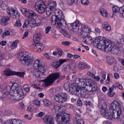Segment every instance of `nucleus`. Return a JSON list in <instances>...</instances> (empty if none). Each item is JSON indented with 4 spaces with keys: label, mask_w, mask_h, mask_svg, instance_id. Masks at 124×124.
<instances>
[{
    "label": "nucleus",
    "mask_w": 124,
    "mask_h": 124,
    "mask_svg": "<svg viewBox=\"0 0 124 124\" xmlns=\"http://www.w3.org/2000/svg\"><path fill=\"white\" fill-rule=\"evenodd\" d=\"M69 65L70 66V69H71L73 70H75L76 67V64L75 63H71Z\"/></svg>",
    "instance_id": "obj_55"
},
{
    "label": "nucleus",
    "mask_w": 124,
    "mask_h": 124,
    "mask_svg": "<svg viewBox=\"0 0 124 124\" xmlns=\"http://www.w3.org/2000/svg\"><path fill=\"white\" fill-rule=\"evenodd\" d=\"M15 14H13L12 16H13V17H12L13 18H15L16 19L19 18V16L20 14L18 13V12L16 10H15Z\"/></svg>",
    "instance_id": "obj_44"
},
{
    "label": "nucleus",
    "mask_w": 124,
    "mask_h": 124,
    "mask_svg": "<svg viewBox=\"0 0 124 124\" xmlns=\"http://www.w3.org/2000/svg\"><path fill=\"white\" fill-rule=\"evenodd\" d=\"M92 90L93 91H95L96 90L97 88V86L96 84L95 83V82H94V84L93 85H92Z\"/></svg>",
    "instance_id": "obj_47"
},
{
    "label": "nucleus",
    "mask_w": 124,
    "mask_h": 124,
    "mask_svg": "<svg viewBox=\"0 0 124 124\" xmlns=\"http://www.w3.org/2000/svg\"><path fill=\"white\" fill-rule=\"evenodd\" d=\"M56 51L57 54H58V57H60L61 56L62 53V50L60 49V48H58L56 49Z\"/></svg>",
    "instance_id": "obj_49"
},
{
    "label": "nucleus",
    "mask_w": 124,
    "mask_h": 124,
    "mask_svg": "<svg viewBox=\"0 0 124 124\" xmlns=\"http://www.w3.org/2000/svg\"><path fill=\"white\" fill-rule=\"evenodd\" d=\"M36 10L39 13H43L46 9V3L42 0L41 2L36 3L34 6Z\"/></svg>",
    "instance_id": "obj_9"
},
{
    "label": "nucleus",
    "mask_w": 124,
    "mask_h": 124,
    "mask_svg": "<svg viewBox=\"0 0 124 124\" xmlns=\"http://www.w3.org/2000/svg\"><path fill=\"white\" fill-rule=\"evenodd\" d=\"M75 119V120L76 121L80 120L82 119V118L81 117L80 115L78 114H76Z\"/></svg>",
    "instance_id": "obj_50"
},
{
    "label": "nucleus",
    "mask_w": 124,
    "mask_h": 124,
    "mask_svg": "<svg viewBox=\"0 0 124 124\" xmlns=\"http://www.w3.org/2000/svg\"><path fill=\"white\" fill-rule=\"evenodd\" d=\"M79 21L78 20L75 21L74 23L71 24L72 31L74 32L77 31L79 29Z\"/></svg>",
    "instance_id": "obj_18"
},
{
    "label": "nucleus",
    "mask_w": 124,
    "mask_h": 124,
    "mask_svg": "<svg viewBox=\"0 0 124 124\" xmlns=\"http://www.w3.org/2000/svg\"><path fill=\"white\" fill-rule=\"evenodd\" d=\"M81 3L85 6H87L89 4V2L88 0H81Z\"/></svg>",
    "instance_id": "obj_54"
},
{
    "label": "nucleus",
    "mask_w": 124,
    "mask_h": 124,
    "mask_svg": "<svg viewBox=\"0 0 124 124\" xmlns=\"http://www.w3.org/2000/svg\"><path fill=\"white\" fill-rule=\"evenodd\" d=\"M13 92V94H10L9 95L11 97V99L12 100H18L21 99L23 98L21 97V96L18 95V94L16 93H14Z\"/></svg>",
    "instance_id": "obj_21"
},
{
    "label": "nucleus",
    "mask_w": 124,
    "mask_h": 124,
    "mask_svg": "<svg viewBox=\"0 0 124 124\" xmlns=\"http://www.w3.org/2000/svg\"><path fill=\"white\" fill-rule=\"evenodd\" d=\"M78 68L81 70L85 69L88 68L87 65L84 62H81L79 63Z\"/></svg>",
    "instance_id": "obj_26"
},
{
    "label": "nucleus",
    "mask_w": 124,
    "mask_h": 124,
    "mask_svg": "<svg viewBox=\"0 0 124 124\" xmlns=\"http://www.w3.org/2000/svg\"><path fill=\"white\" fill-rule=\"evenodd\" d=\"M87 89H85L84 88H79L78 90L77 96L78 97H85L87 93Z\"/></svg>",
    "instance_id": "obj_16"
},
{
    "label": "nucleus",
    "mask_w": 124,
    "mask_h": 124,
    "mask_svg": "<svg viewBox=\"0 0 124 124\" xmlns=\"http://www.w3.org/2000/svg\"><path fill=\"white\" fill-rule=\"evenodd\" d=\"M53 105V104H52ZM53 107L55 111H57L59 110V109H61V106H60L59 105L54 104L53 105Z\"/></svg>",
    "instance_id": "obj_45"
},
{
    "label": "nucleus",
    "mask_w": 124,
    "mask_h": 124,
    "mask_svg": "<svg viewBox=\"0 0 124 124\" xmlns=\"http://www.w3.org/2000/svg\"><path fill=\"white\" fill-rule=\"evenodd\" d=\"M115 93L113 91H109L108 93V95L110 97H112L114 95Z\"/></svg>",
    "instance_id": "obj_60"
},
{
    "label": "nucleus",
    "mask_w": 124,
    "mask_h": 124,
    "mask_svg": "<svg viewBox=\"0 0 124 124\" xmlns=\"http://www.w3.org/2000/svg\"><path fill=\"white\" fill-rule=\"evenodd\" d=\"M106 108H101L100 109V112L101 114L104 117H106V116H105L107 114V113L106 111Z\"/></svg>",
    "instance_id": "obj_33"
},
{
    "label": "nucleus",
    "mask_w": 124,
    "mask_h": 124,
    "mask_svg": "<svg viewBox=\"0 0 124 124\" xmlns=\"http://www.w3.org/2000/svg\"><path fill=\"white\" fill-rule=\"evenodd\" d=\"M120 13L121 15L124 17V6L120 8Z\"/></svg>",
    "instance_id": "obj_48"
},
{
    "label": "nucleus",
    "mask_w": 124,
    "mask_h": 124,
    "mask_svg": "<svg viewBox=\"0 0 124 124\" xmlns=\"http://www.w3.org/2000/svg\"><path fill=\"white\" fill-rule=\"evenodd\" d=\"M102 26L106 30L109 31L111 30V28L108 23L107 22L103 23Z\"/></svg>",
    "instance_id": "obj_25"
},
{
    "label": "nucleus",
    "mask_w": 124,
    "mask_h": 124,
    "mask_svg": "<svg viewBox=\"0 0 124 124\" xmlns=\"http://www.w3.org/2000/svg\"><path fill=\"white\" fill-rule=\"evenodd\" d=\"M107 59L111 61H114V59L112 57H111L109 56H107L106 57Z\"/></svg>",
    "instance_id": "obj_63"
},
{
    "label": "nucleus",
    "mask_w": 124,
    "mask_h": 124,
    "mask_svg": "<svg viewBox=\"0 0 124 124\" xmlns=\"http://www.w3.org/2000/svg\"><path fill=\"white\" fill-rule=\"evenodd\" d=\"M67 61L68 60L66 59H59L53 62V67L54 68L57 69L64 62H67Z\"/></svg>",
    "instance_id": "obj_14"
},
{
    "label": "nucleus",
    "mask_w": 124,
    "mask_h": 124,
    "mask_svg": "<svg viewBox=\"0 0 124 124\" xmlns=\"http://www.w3.org/2000/svg\"><path fill=\"white\" fill-rule=\"evenodd\" d=\"M5 124H22V123L21 120L14 119L7 121Z\"/></svg>",
    "instance_id": "obj_19"
},
{
    "label": "nucleus",
    "mask_w": 124,
    "mask_h": 124,
    "mask_svg": "<svg viewBox=\"0 0 124 124\" xmlns=\"http://www.w3.org/2000/svg\"><path fill=\"white\" fill-rule=\"evenodd\" d=\"M7 12L9 15L11 16L15 14V10L12 8H9L7 9Z\"/></svg>",
    "instance_id": "obj_29"
},
{
    "label": "nucleus",
    "mask_w": 124,
    "mask_h": 124,
    "mask_svg": "<svg viewBox=\"0 0 124 124\" xmlns=\"http://www.w3.org/2000/svg\"><path fill=\"white\" fill-rule=\"evenodd\" d=\"M10 91V92L11 93L13 92L16 93L20 95L21 96V97H24V94L23 93V90L21 87L16 83L14 84L11 87L9 86Z\"/></svg>",
    "instance_id": "obj_8"
},
{
    "label": "nucleus",
    "mask_w": 124,
    "mask_h": 124,
    "mask_svg": "<svg viewBox=\"0 0 124 124\" xmlns=\"http://www.w3.org/2000/svg\"><path fill=\"white\" fill-rule=\"evenodd\" d=\"M30 48L32 50L35 52H38L37 44L34 43L31 44L30 46Z\"/></svg>",
    "instance_id": "obj_34"
},
{
    "label": "nucleus",
    "mask_w": 124,
    "mask_h": 124,
    "mask_svg": "<svg viewBox=\"0 0 124 124\" xmlns=\"http://www.w3.org/2000/svg\"><path fill=\"white\" fill-rule=\"evenodd\" d=\"M111 52L113 54H118L120 53V51L118 48H116L113 46V47L112 48Z\"/></svg>",
    "instance_id": "obj_36"
},
{
    "label": "nucleus",
    "mask_w": 124,
    "mask_h": 124,
    "mask_svg": "<svg viewBox=\"0 0 124 124\" xmlns=\"http://www.w3.org/2000/svg\"><path fill=\"white\" fill-rule=\"evenodd\" d=\"M62 44L66 46H69L71 44V43L68 41H65L62 42Z\"/></svg>",
    "instance_id": "obj_58"
},
{
    "label": "nucleus",
    "mask_w": 124,
    "mask_h": 124,
    "mask_svg": "<svg viewBox=\"0 0 124 124\" xmlns=\"http://www.w3.org/2000/svg\"><path fill=\"white\" fill-rule=\"evenodd\" d=\"M4 73L5 75L7 76L14 75L18 76L20 77H23L25 74L24 72L12 71L9 69L6 70L4 72Z\"/></svg>",
    "instance_id": "obj_11"
},
{
    "label": "nucleus",
    "mask_w": 124,
    "mask_h": 124,
    "mask_svg": "<svg viewBox=\"0 0 124 124\" xmlns=\"http://www.w3.org/2000/svg\"><path fill=\"white\" fill-rule=\"evenodd\" d=\"M15 26L19 27H20L22 25L21 23L20 22V20L19 19L17 20L14 25Z\"/></svg>",
    "instance_id": "obj_51"
},
{
    "label": "nucleus",
    "mask_w": 124,
    "mask_h": 124,
    "mask_svg": "<svg viewBox=\"0 0 124 124\" xmlns=\"http://www.w3.org/2000/svg\"><path fill=\"white\" fill-rule=\"evenodd\" d=\"M23 88L24 90L27 92L29 91L30 90L29 85L27 84H25L24 85Z\"/></svg>",
    "instance_id": "obj_53"
},
{
    "label": "nucleus",
    "mask_w": 124,
    "mask_h": 124,
    "mask_svg": "<svg viewBox=\"0 0 124 124\" xmlns=\"http://www.w3.org/2000/svg\"><path fill=\"white\" fill-rule=\"evenodd\" d=\"M85 79V82L86 85L89 86L90 87H91L92 85L93 84L94 82V81H92L89 78H87Z\"/></svg>",
    "instance_id": "obj_30"
},
{
    "label": "nucleus",
    "mask_w": 124,
    "mask_h": 124,
    "mask_svg": "<svg viewBox=\"0 0 124 124\" xmlns=\"http://www.w3.org/2000/svg\"><path fill=\"white\" fill-rule=\"evenodd\" d=\"M64 16L63 14L61 13V15L60 14L57 16L55 15H53L51 18L52 21L55 22V24L57 28L61 29L60 32L62 33L64 36L68 38H70V34L64 28H66V21L64 19Z\"/></svg>",
    "instance_id": "obj_2"
},
{
    "label": "nucleus",
    "mask_w": 124,
    "mask_h": 124,
    "mask_svg": "<svg viewBox=\"0 0 124 124\" xmlns=\"http://www.w3.org/2000/svg\"><path fill=\"white\" fill-rule=\"evenodd\" d=\"M8 112L5 110H0V115L2 117L7 116Z\"/></svg>",
    "instance_id": "obj_42"
},
{
    "label": "nucleus",
    "mask_w": 124,
    "mask_h": 124,
    "mask_svg": "<svg viewBox=\"0 0 124 124\" xmlns=\"http://www.w3.org/2000/svg\"><path fill=\"white\" fill-rule=\"evenodd\" d=\"M81 33V36L83 38H85L86 36H88L89 34L83 31L82 30Z\"/></svg>",
    "instance_id": "obj_46"
},
{
    "label": "nucleus",
    "mask_w": 124,
    "mask_h": 124,
    "mask_svg": "<svg viewBox=\"0 0 124 124\" xmlns=\"http://www.w3.org/2000/svg\"><path fill=\"white\" fill-rule=\"evenodd\" d=\"M28 23V24L31 26V28H34L36 27V22L34 20V18L28 19L26 20V22Z\"/></svg>",
    "instance_id": "obj_23"
},
{
    "label": "nucleus",
    "mask_w": 124,
    "mask_h": 124,
    "mask_svg": "<svg viewBox=\"0 0 124 124\" xmlns=\"http://www.w3.org/2000/svg\"><path fill=\"white\" fill-rule=\"evenodd\" d=\"M10 35V32L8 31H6L2 35V37L4 38L6 36H8Z\"/></svg>",
    "instance_id": "obj_52"
},
{
    "label": "nucleus",
    "mask_w": 124,
    "mask_h": 124,
    "mask_svg": "<svg viewBox=\"0 0 124 124\" xmlns=\"http://www.w3.org/2000/svg\"><path fill=\"white\" fill-rule=\"evenodd\" d=\"M19 42V41L18 40H16L13 42V43L10 46L11 48L13 49L14 48H16L17 46V45Z\"/></svg>",
    "instance_id": "obj_39"
},
{
    "label": "nucleus",
    "mask_w": 124,
    "mask_h": 124,
    "mask_svg": "<svg viewBox=\"0 0 124 124\" xmlns=\"http://www.w3.org/2000/svg\"><path fill=\"white\" fill-rule=\"evenodd\" d=\"M100 12L101 14L104 17H107L108 15V13L105 9L102 8L100 10Z\"/></svg>",
    "instance_id": "obj_32"
},
{
    "label": "nucleus",
    "mask_w": 124,
    "mask_h": 124,
    "mask_svg": "<svg viewBox=\"0 0 124 124\" xmlns=\"http://www.w3.org/2000/svg\"><path fill=\"white\" fill-rule=\"evenodd\" d=\"M113 110H112V112L110 111L107 113V114L105 116H106V118L110 120H112L113 118V115L114 112L113 111Z\"/></svg>",
    "instance_id": "obj_28"
},
{
    "label": "nucleus",
    "mask_w": 124,
    "mask_h": 124,
    "mask_svg": "<svg viewBox=\"0 0 124 124\" xmlns=\"http://www.w3.org/2000/svg\"><path fill=\"white\" fill-rule=\"evenodd\" d=\"M51 27L50 26H48L46 27L45 29V32L46 34H48L49 31H50L51 29Z\"/></svg>",
    "instance_id": "obj_59"
},
{
    "label": "nucleus",
    "mask_w": 124,
    "mask_h": 124,
    "mask_svg": "<svg viewBox=\"0 0 124 124\" xmlns=\"http://www.w3.org/2000/svg\"><path fill=\"white\" fill-rule=\"evenodd\" d=\"M43 102L44 104L46 106H49L51 104L50 102L48 100L46 99H44L43 100Z\"/></svg>",
    "instance_id": "obj_43"
},
{
    "label": "nucleus",
    "mask_w": 124,
    "mask_h": 124,
    "mask_svg": "<svg viewBox=\"0 0 124 124\" xmlns=\"http://www.w3.org/2000/svg\"><path fill=\"white\" fill-rule=\"evenodd\" d=\"M37 44L38 52H39L43 50L44 46L42 43H37Z\"/></svg>",
    "instance_id": "obj_38"
},
{
    "label": "nucleus",
    "mask_w": 124,
    "mask_h": 124,
    "mask_svg": "<svg viewBox=\"0 0 124 124\" xmlns=\"http://www.w3.org/2000/svg\"><path fill=\"white\" fill-rule=\"evenodd\" d=\"M116 88V87L114 85H113L112 86L109 88L108 90L109 91L112 92L113 90H115Z\"/></svg>",
    "instance_id": "obj_61"
},
{
    "label": "nucleus",
    "mask_w": 124,
    "mask_h": 124,
    "mask_svg": "<svg viewBox=\"0 0 124 124\" xmlns=\"http://www.w3.org/2000/svg\"><path fill=\"white\" fill-rule=\"evenodd\" d=\"M33 103L36 106H40V101L38 100H35L34 101Z\"/></svg>",
    "instance_id": "obj_57"
},
{
    "label": "nucleus",
    "mask_w": 124,
    "mask_h": 124,
    "mask_svg": "<svg viewBox=\"0 0 124 124\" xmlns=\"http://www.w3.org/2000/svg\"><path fill=\"white\" fill-rule=\"evenodd\" d=\"M99 106L101 105V107L102 108H106V107L104 101L102 99L99 100Z\"/></svg>",
    "instance_id": "obj_40"
},
{
    "label": "nucleus",
    "mask_w": 124,
    "mask_h": 124,
    "mask_svg": "<svg viewBox=\"0 0 124 124\" xmlns=\"http://www.w3.org/2000/svg\"><path fill=\"white\" fill-rule=\"evenodd\" d=\"M93 44L96 47L107 52H111L113 47L111 41L103 36H99L97 37L94 40Z\"/></svg>",
    "instance_id": "obj_1"
},
{
    "label": "nucleus",
    "mask_w": 124,
    "mask_h": 124,
    "mask_svg": "<svg viewBox=\"0 0 124 124\" xmlns=\"http://www.w3.org/2000/svg\"><path fill=\"white\" fill-rule=\"evenodd\" d=\"M33 107L31 105H30L27 108V110L28 111H31L33 110Z\"/></svg>",
    "instance_id": "obj_62"
},
{
    "label": "nucleus",
    "mask_w": 124,
    "mask_h": 124,
    "mask_svg": "<svg viewBox=\"0 0 124 124\" xmlns=\"http://www.w3.org/2000/svg\"><path fill=\"white\" fill-rule=\"evenodd\" d=\"M43 120L45 124H54L53 118L48 116H45L44 117Z\"/></svg>",
    "instance_id": "obj_17"
},
{
    "label": "nucleus",
    "mask_w": 124,
    "mask_h": 124,
    "mask_svg": "<svg viewBox=\"0 0 124 124\" xmlns=\"http://www.w3.org/2000/svg\"><path fill=\"white\" fill-rule=\"evenodd\" d=\"M20 58V61L23 63L28 65L31 64L33 61L32 55L28 54L26 52L20 53L19 54Z\"/></svg>",
    "instance_id": "obj_5"
},
{
    "label": "nucleus",
    "mask_w": 124,
    "mask_h": 124,
    "mask_svg": "<svg viewBox=\"0 0 124 124\" xmlns=\"http://www.w3.org/2000/svg\"><path fill=\"white\" fill-rule=\"evenodd\" d=\"M110 107L112 110L117 111L116 113L114 112L113 118L114 119L119 120V118L120 116L121 112V108L122 107L120 104L116 101H114L113 102L110 104Z\"/></svg>",
    "instance_id": "obj_4"
},
{
    "label": "nucleus",
    "mask_w": 124,
    "mask_h": 124,
    "mask_svg": "<svg viewBox=\"0 0 124 124\" xmlns=\"http://www.w3.org/2000/svg\"><path fill=\"white\" fill-rule=\"evenodd\" d=\"M70 115L64 112H60L56 115V120L60 124H65L69 121Z\"/></svg>",
    "instance_id": "obj_6"
},
{
    "label": "nucleus",
    "mask_w": 124,
    "mask_h": 124,
    "mask_svg": "<svg viewBox=\"0 0 124 124\" xmlns=\"http://www.w3.org/2000/svg\"><path fill=\"white\" fill-rule=\"evenodd\" d=\"M66 2L67 4L70 6L73 5L74 3L78 4L79 2L78 0H66Z\"/></svg>",
    "instance_id": "obj_27"
},
{
    "label": "nucleus",
    "mask_w": 124,
    "mask_h": 124,
    "mask_svg": "<svg viewBox=\"0 0 124 124\" xmlns=\"http://www.w3.org/2000/svg\"><path fill=\"white\" fill-rule=\"evenodd\" d=\"M56 3L55 2L50 3L46 9V14L47 15H49L55 9L56 6Z\"/></svg>",
    "instance_id": "obj_13"
},
{
    "label": "nucleus",
    "mask_w": 124,
    "mask_h": 124,
    "mask_svg": "<svg viewBox=\"0 0 124 124\" xmlns=\"http://www.w3.org/2000/svg\"><path fill=\"white\" fill-rule=\"evenodd\" d=\"M21 12L29 19L33 18L36 16V14L34 11L25 8H22Z\"/></svg>",
    "instance_id": "obj_10"
},
{
    "label": "nucleus",
    "mask_w": 124,
    "mask_h": 124,
    "mask_svg": "<svg viewBox=\"0 0 124 124\" xmlns=\"http://www.w3.org/2000/svg\"><path fill=\"white\" fill-rule=\"evenodd\" d=\"M63 71L65 73L69 72L70 70V66L69 65H64L63 66Z\"/></svg>",
    "instance_id": "obj_35"
},
{
    "label": "nucleus",
    "mask_w": 124,
    "mask_h": 124,
    "mask_svg": "<svg viewBox=\"0 0 124 124\" xmlns=\"http://www.w3.org/2000/svg\"><path fill=\"white\" fill-rule=\"evenodd\" d=\"M77 124H84V122L83 120L81 119L76 121Z\"/></svg>",
    "instance_id": "obj_64"
},
{
    "label": "nucleus",
    "mask_w": 124,
    "mask_h": 124,
    "mask_svg": "<svg viewBox=\"0 0 124 124\" xmlns=\"http://www.w3.org/2000/svg\"><path fill=\"white\" fill-rule=\"evenodd\" d=\"M33 68L35 70L34 73L36 77L40 78L45 77L44 73L46 70L43 67L40 60L36 59L34 61Z\"/></svg>",
    "instance_id": "obj_3"
},
{
    "label": "nucleus",
    "mask_w": 124,
    "mask_h": 124,
    "mask_svg": "<svg viewBox=\"0 0 124 124\" xmlns=\"http://www.w3.org/2000/svg\"><path fill=\"white\" fill-rule=\"evenodd\" d=\"M75 86H73L69 88V92L72 94H75L77 96L78 90Z\"/></svg>",
    "instance_id": "obj_24"
},
{
    "label": "nucleus",
    "mask_w": 124,
    "mask_h": 124,
    "mask_svg": "<svg viewBox=\"0 0 124 124\" xmlns=\"http://www.w3.org/2000/svg\"><path fill=\"white\" fill-rule=\"evenodd\" d=\"M84 42L85 43L88 44H90L92 41V38L91 37H85L84 39Z\"/></svg>",
    "instance_id": "obj_31"
},
{
    "label": "nucleus",
    "mask_w": 124,
    "mask_h": 124,
    "mask_svg": "<svg viewBox=\"0 0 124 124\" xmlns=\"http://www.w3.org/2000/svg\"><path fill=\"white\" fill-rule=\"evenodd\" d=\"M0 18H1L0 20V24L1 25L4 26L7 25L8 24V21L10 20V18L8 16H0Z\"/></svg>",
    "instance_id": "obj_20"
},
{
    "label": "nucleus",
    "mask_w": 124,
    "mask_h": 124,
    "mask_svg": "<svg viewBox=\"0 0 124 124\" xmlns=\"http://www.w3.org/2000/svg\"><path fill=\"white\" fill-rule=\"evenodd\" d=\"M60 77V75L58 73H52L43 81L45 83L44 86L47 87L51 85Z\"/></svg>",
    "instance_id": "obj_7"
},
{
    "label": "nucleus",
    "mask_w": 124,
    "mask_h": 124,
    "mask_svg": "<svg viewBox=\"0 0 124 124\" xmlns=\"http://www.w3.org/2000/svg\"><path fill=\"white\" fill-rule=\"evenodd\" d=\"M118 120L122 122L123 123V124H124V117L123 116L121 115Z\"/></svg>",
    "instance_id": "obj_56"
},
{
    "label": "nucleus",
    "mask_w": 124,
    "mask_h": 124,
    "mask_svg": "<svg viewBox=\"0 0 124 124\" xmlns=\"http://www.w3.org/2000/svg\"><path fill=\"white\" fill-rule=\"evenodd\" d=\"M112 11L114 13H117L119 12L120 13V8H119L116 6H114L112 7Z\"/></svg>",
    "instance_id": "obj_41"
},
{
    "label": "nucleus",
    "mask_w": 124,
    "mask_h": 124,
    "mask_svg": "<svg viewBox=\"0 0 124 124\" xmlns=\"http://www.w3.org/2000/svg\"><path fill=\"white\" fill-rule=\"evenodd\" d=\"M82 30L83 31L85 32L88 34L91 31L90 29L88 27L87 25H85L84 26Z\"/></svg>",
    "instance_id": "obj_37"
},
{
    "label": "nucleus",
    "mask_w": 124,
    "mask_h": 124,
    "mask_svg": "<svg viewBox=\"0 0 124 124\" xmlns=\"http://www.w3.org/2000/svg\"><path fill=\"white\" fill-rule=\"evenodd\" d=\"M85 79L77 78L76 79L75 81L76 84H77L78 86L83 88L86 85L85 83Z\"/></svg>",
    "instance_id": "obj_15"
},
{
    "label": "nucleus",
    "mask_w": 124,
    "mask_h": 124,
    "mask_svg": "<svg viewBox=\"0 0 124 124\" xmlns=\"http://www.w3.org/2000/svg\"><path fill=\"white\" fill-rule=\"evenodd\" d=\"M67 95L64 93H59L56 95L55 99L57 102H63L67 100Z\"/></svg>",
    "instance_id": "obj_12"
},
{
    "label": "nucleus",
    "mask_w": 124,
    "mask_h": 124,
    "mask_svg": "<svg viewBox=\"0 0 124 124\" xmlns=\"http://www.w3.org/2000/svg\"><path fill=\"white\" fill-rule=\"evenodd\" d=\"M42 37V35L39 33L35 34L33 38V39L35 43H36L39 42L40 39H41Z\"/></svg>",
    "instance_id": "obj_22"
}]
</instances>
